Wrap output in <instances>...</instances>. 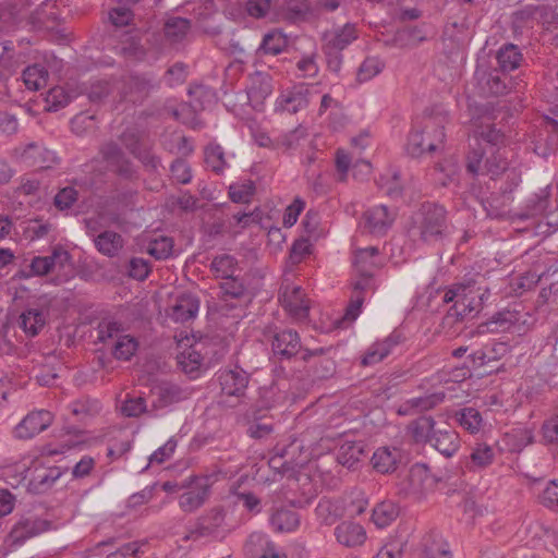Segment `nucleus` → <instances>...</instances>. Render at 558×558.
<instances>
[{"label": "nucleus", "mask_w": 558, "mask_h": 558, "mask_svg": "<svg viewBox=\"0 0 558 558\" xmlns=\"http://www.w3.org/2000/svg\"><path fill=\"white\" fill-rule=\"evenodd\" d=\"M409 433L416 444L429 445L446 458L460 448L459 434L449 425L438 426L432 416L423 415L411 422Z\"/></svg>", "instance_id": "1"}, {"label": "nucleus", "mask_w": 558, "mask_h": 558, "mask_svg": "<svg viewBox=\"0 0 558 558\" xmlns=\"http://www.w3.org/2000/svg\"><path fill=\"white\" fill-rule=\"evenodd\" d=\"M411 233L426 244L442 242L450 234L447 210L435 203H424L412 216Z\"/></svg>", "instance_id": "2"}, {"label": "nucleus", "mask_w": 558, "mask_h": 558, "mask_svg": "<svg viewBox=\"0 0 558 558\" xmlns=\"http://www.w3.org/2000/svg\"><path fill=\"white\" fill-rule=\"evenodd\" d=\"M269 333L272 356L279 362L291 361L298 354H301V359L307 362L311 357L323 355L327 351L325 348L303 349L300 335L294 329L276 328Z\"/></svg>", "instance_id": "3"}, {"label": "nucleus", "mask_w": 558, "mask_h": 558, "mask_svg": "<svg viewBox=\"0 0 558 558\" xmlns=\"http://www.w3.org/2000/svg\"><path fill=\"white\" fill-rule=\"evenodd\" d=\"M475 280L470 279L464 282H459L449 288L442 298V302L448 304L454 301V304L448 310L445 316L447 324H453L460 322L469 313L476 311L478 306L484 302L485 293L480 295V301L474 302L470 294L473 292Z\"/></svg>", "instance_id": "4"}, {"label": "nucleus", "mask_w": 558, "mask_h": 558, "mask_svg": "<svg viewBox=\"0 0 558 558\" xmlns=\"http://www.w3.org/2000/svg\"><path fill=\"white\" fill-rule=\"evenodd\" d=\"M470 123L475 136L485 143L499 147L505 144L506 135L495 128V110L489 104L470 106Z\"/></svg>", "instance_id": "5"}, {"label": "nucleus", "mask_w": 558, "mask_h": 558, "mask_svg": "<svg viewBox=\"0 0 558 558\" xmlns=\"http://www.w3.org/2000/svg\"><path fill=\"white\" fill-rule=\"evenodd\" d=\"M445 140V131L435 120L428 119L420 130H413L408 137L407 151L412 157L435 151Z\"/></svg>", "instance_id": "6"}, {"label": "nucleus", "mask_w": 558, "mask_h": 558, "mask_svg": "<svg viewBox=\"0 0 558 558\" xmlns=\"http://www.w3.org/2000/svg\"><path fill=\"white\" fill-rule=\"evenodd\" d=\"M437 480L429 472L426 464L416 463L411 466L408 474L397 484V494L402 498H418L423 494L434 489Z\"/></svg>", "instance_id": "7"}, {"label": "nucleus", "mask_w": 558, "mask_h": 558, "mask_svg": "<svg viewBox=\"0 0 558 558\" xmlns=\"http://www.w3.org/2000/svg\"><path fill=\"white\" fill-rule=\"evenodd\" d=\"M160 85V80L153 72L134 73L124 80L121 95L126 101L143 104L148 97L159 90Z\"/></svg>", "instance_id": "8"}, {"label": "nucleus", "mask_w": 558, "mask_h": 558, "mask_svg": "<svg viewBox=\"0 0 558 558\" xmlns=\"http://www.w3.org/2000/svg\"><path fill=\"white\" fill-rule=\"evenodd\" d=\"M180 488L185 489L179 497V507L183 512L191 513L199 509L210 495V483L208 476H189L181 484Z\"/></svg>", "instance_id": "9"}, {"label": "nucleus", "mask_w": 558, "mask_h": 558, "mask_svg": "<svg viewBox=\"0 0 558 558\" xmlns=\"http://www.w3.org/2000/svg\"><path fill=\"white\" fill-rule=\"evenodd\" d=\"M225 512L221 509H211L199 517L193 529L184 536L185 541L201 538H222L227 533L225 527Z\"/></svg>", "instance_id": "10"}, {"label": "nucleus", "mask_w": 558, "mask_h": 558, "mask_svg": "<svg viewBox=\"0 0 558 558\" xmlns=\"http://www.w3.org/2000/svg\"><path fill=\"white\" fill-rule=\"evenodd\" d=\"M218 381L222 393L231 397H243L250 383V374L235 365L218 372Z\"/></svg>", "instance_id": "11"}, {"label": "nucleus", "mask_w": 558, "mask_h": 558, "mask_svg": "<svg viewBox=\"0 0 558 558\" xmlns=\"http://www.w3.org/2000/svg\"><path fill=\"white\" fill-rule=\"evenodd\" d=\"M52 423V414L40 410L28 413L14 428V436L19 439H31L47 429Z\"/></svg>", "instance_id": "12"}, {"label": "nucleus", "mask_w": 558, "mask_h": 558, "mask_svg": "<svg viewBox=\"0 0 558 558\" xmlns=\"http://www.w3.org/2000/svg\"><path fill=\"white\" fill-rule=\"evenodd\" d=\"M302 445L298 440H293L287 446H277L275 456L270 459L274 468H280L283 471L302 466L307 461V456L302 457Z\"/></svg>", "instance_id": "13"}, {"label": "nucleus", "mask_w": 558, "mask_h": 558, "mask_svg": "<svg viewBox=\"0 0 558 558\" xmlns=\"http://www.w3.org/2000/svg\"><path fill=\"white\" fill-rule=\"evenodd\" d=\"M48 529V522L36 517L20 519L9 534L12 546H20L26 539L40 534Z\"/></svg>", "instance_id": "14"}, {"label": "nucleus", "mask_w": 558, "mask_h": 558, "mask_svg": "<svg viewBox=\"0 0 558 558\" xmlns=\"http://www.w3.org/2000/svg\"><path fill=\"white\" fill-rule=\"evenodd\" d=\"M280 301L282 307L294 318L303 319L308 315L310 306L300 287H286Z\"/></svg>", "instance_id": "15"}, {"label": "nucleus", "mask_w": 558, "mask_h": 558, "mask_svg": "<svg viewBox=\"0 0 558 558\" xmlns=\"http://www.w3.org/2000/svg\"><path fill=\"white\" fill-rule=\"evenodd\" d=\"M363 217L365 228L372 234L383 235L392 226L396 215L387 206L378 205L366 210Z\"/></svg>", "instance_id": "16"}, {"label": "nucleus", "mask_w": 558, "mask_h": 558, "mask_svg": "<svg viewBox=\"0 0 558 558\" xmlns=\"http://www.w3.org/2000/svg\"><path fill=\"white\" fill-rule=\"evenodd\" d=\"M512 177L510 178V174H508L509 182L506 183L505 186H502L501 190V205L499 204L500 201L498 197H494L492 202H489V206L486 208L487 216L493 219L502 220L509 217V210L508 205L513 201L512 192L513 190L519 185L520 178L514 173L511 172Z\"/></svg>", "instance_id": "17"}, {"label": "nucleus", "mask_w": 558, "mask_h": 558, "mask_svg": "<svg viewBox=\"0 0 558 558\" xmlns=\"http://www.w3.org/2000/svg\"><path fill=\"white\" fill-rule=\"evenodd\" d=\"M333 534L337 542L347 548L362 546L367 537L365 529L353 521H342L335 527Z\"/></svg>", "instance_id": "18"}, {"label": "nucleus", "mask_w": 558, "mask_h": 558, "mask_svg": "<svg viewBox=\"0 0 558 558\" xmlns=\"http://www.w3.org/2000/svg\"><path fill=\"white\" fill-rule=\"evenodd\" d=\"M509 352L506 342L487 343L469 355L473 368H481L501 360Z\"/></svg>", "instance_id": "19"}, {"label": "nucleus", "mask_w": 558, "mask_h": 558, "mask_svg": "<svg viewBox=\"0 0 558 558\" xmlns=\"http://www.w3.org/2000/svg\"><path fill=\"white\" fill-rule=\"evenodd\" d=\"M70 254L62 247H54L48 256H35L29 265L34 276H46L56 266L63 268L70 260Z\"/></svg>", "instance_id": "20"}, {"label": "nucleus", "mask_w": 558, "mask_h": 558, "mask_svg": "<svg viewBox=\"0 0 558 558\" xmlns=\"http://www.w3.org/2000/svg\"><path fill=\"white\" fill-rule=\"evenodd\" d=\"M270 0H243L236 2L227 10V14L233 20H240L245 15L254 19H264L270 11Z\"/></svg>", "instance_id": "21"}, {"label": "nucleus", "mask_w": 558, "mask_h": 558, "mask_svg": "<svg viewBox=\"0 0 558 558\" xmlns=\"http://www.w3.org/2000/svg\"><path fill=\"white\" fill-rule=\"evenodd\" d=\"M310 89L306 85H296L277 99V107L289 113H296L308 106Z\"/></svg>", "instance_id": "22"}, {"label": "nucleus", "mask_w": 558, "mask_h": 558, "mask_svg": "<svg viewBox=\"0 0 558 558\" xmlns=\"http://www.w3.org/2000/svg\"><path fill=\"white\" fill-rule=\"evenodd\" d=\"M420 546L424 558H452L449 544L436 530L426 533L422 537Z\"/></svg>", "instance_id": "23"}, {"label": "nucleus", "mask_w": 558, "mask_h": 558, "mask_svg": "<svg viewBox=\"0 0 558 558\" xmlns=\"http://www.w3.org/2000/svg\"><path fill=\"white\" fill-rule=\"evenodd\" d=\"M401 340V335L393 331L383 341L375 342L364 354L362 365L368 366L379 363L392 352V349L397 347Z\"/></svg>", "instance_id": "24"}, {"label": "nucleus", "mask_w": 558, "mask_h": 558, "mask_svg": "<svg viewBox=\"0 0 558 558\" xmlns=\"http://www.w3.org/2000/svg\"><path fill=\"white\" fill-rule=\"evenodd\" d=\"M269 523L277 533H291L299 529L301 518L295 510L289 507H279L272 510Z\"/></svg>", "instance_id": "25"}, {"label": "nucleus", "mask_w": 558, "mask_h": 558, "mask_svg": "<svg viewBox=\"0 0 558 558\" xmlns=\"http://www.w3.org/2000/svg\"><path fill=\"white\" fill-rule=\"evenodd\" d=\"M272 84L268 73L256 71L250 76L247 98L254 107L263 105L264 100L271 95Z\"/></svg>", "instance_id": "26"}, {"label": "nucleus", "mask_w": 558, "mask_h": 558, "mask_svg": "<svg viewBox=\"0 0 558 558\" xmlns=\"http://www.w3.org/2000/svg\"><path fill=\"white\" fill-rule=\"evenodd\" d=\"M551 185L547 184L534 192L525 202L524 211L518 215L521 220L542 215L550 205Z\"/></svg>", "instance_id": "27"}, {"label": "nucleus", "mask_w": 558, "mask_h": 558, "mask_svg": "<svg viewBox=\"0 0 558 558\" xmlns=\"http://www.w3.org/2000/svg\"><path fill=\"white\" fill-rule=\"evenodd\" d=\"M246 554L260 558H287V556L277 548L265 535L255 533L250 535L245 543Z\"/></svg>", "instance_id": "28"}, {"label": "nucleus", "mask_w": 558, "mask_h": 558, "mask_svg": "<svg viewBox=\"0 0 558 558\" xmlns=\"http://www.w3.org/2000/svg\"><path fill=\"white\" fill-rule=\"evenodd\" d=\"M475 77L483 96H500L507 90V84L498 70L476 71Z\"/></svg>", "instance_id": "29"}, {"label": "nucleus", "mask_w": 558, "mask_h": 558, "mask_svg": "<svg viewBox=\"0 0 558 558\" xmlns=\"http://www.w3.org/2000/svg\"><path fill=\"white\" fill-rule=\"evenodd\" d=\"M495 458L496 452L492 446L485 442H475L466 458L465 468L474 472L481 471L492 465Z\"/></svg>", "instance_id": "30"}, {"label": "nucleus", "mask_w": 558, "mask_h": 558, "mask_svg": "<svg viewBox=\"0 0 558 558\" xmlns=\"http://www.w3.org/2000/svg\"><path fill=\"white\" fill-rule=\"evenodd\" d=\"M401 458L402 453L399 448L381 447L373 453L372 464L379 473H391L397 470L398 464L401 462Z\"/></svg>", "instance_id": "31"}, {"label": "nucleus", "mask_w": 558, "mask_h": 558, "mask_svg": "<svg viewBox=\"0 0 558 558\" xmlns=\"http://www.w3.org/2000/svg\"><path fill=\"white\" fill-rule=\"evenodd\" d=\"M23 159L38 169H50L58 163V157L53 150L37 144H31L25 148Z\"/></svg>", "instance_id": "32"}, {"label": "nucleus", "mask_w": 558, "mask_h": 558, "mask_svg": "<svg viewBox=\"0 0 558 558\" xmlns=\"http://www.w3.org/2000/svg\"><path fill=\"white\" fill-rule=\"evenodd\" d=\"M288 47V38L280 29H271L263 36L255 53L257 57L277 56Z\"/></svg>", "instance_id": "33"}, {"label": "nucleus", "mask_w": 558, "mask_h": 558, "mask_svg": "<svg viewBox=\"0 0 558 558\" xmlns=\"http://www.w3.org/2000/svg\"><path fill=\"white\" fill-rule=\"evenodd\" d=\"M315 513L322 524L332 525L343 517L344 510L339 500L322 498L315 508Z\"/></svg>", "instance_id": "34"}, {"label": "nucleus", "mask_w": 558, "mask_h": 558, "mask_svg": "<svg viewBox=\"0 0 558 558\" xmlns=\"http://www.w3.org/2000/svg\"><path fill=\"white\" fill-rule=\"evenodd\" d=\"M357 38L356 28L353 24L335 29L326 35L325 48L342 51Z\"/></svg>", "instance_id": "35"}, {"label": "nucleus", "mask_w": 558, "mask_h": 558, "mask_svg": "<svg viewBox=\"0 0 558 558\" xmlns=\"http://www.w3.org/2000/svg\"><path fill=\"white\" fill-rule=\"evenodd\" d=\"M543 4H527L512 13V25L514 31L533 28L539 24Z\"/></svg>", "instance_id": "36"}, {"label": "nucleus", "mask_w": 558, "mask_h": 558, "mask_svg": "<svg viewBox=\"0 0 558 558\" xmlns=\"http://www.w3.org/2000/svg\"><path fill=\"white\" fill-rule=\"evenodd\" d=\"M199 308V301L192 294L179 296L172 306L171 317L175 322L184 323L196 316Z\"/></svg>", "instance_id": "37"}, {"label": "nucleus", "mask_w": 558, "mask_h": 558, "mask_svg": "<svg viewBox=\"0 0 558 558\" xmlns=\"http://www.w3.org/2000/svg\"><path fill=\"white\" fill-rule=\"evenodd\" d=\"M94 243L98 252L108 257L117 256L124 246L121 234L109 230L99 233Z\"/></svg>", "instance_id": "38"}, {"label": "nucleus", "mask_w": 558, "mask_h": 558, "mask_svg": "<svg viewBox=\"0 0 558 558\" xmlns=\"http://www.w3.org/2000/svg\"><path fill=\"white\" fill-rule=\"evenodd\" d=\"M100 153L102 158L111 166L117 167V170L122 175L131 174V162L125 158L120 146L114 142H108L102 145Z\"/></svg>", "instance_id": "39"}, {"label": "nucleus", "mask_w": 558, "mask_h": 558, "mask_svg": "<svg viewBox=\"0 0 558 558\" xmlns=\"http://www.w3.org/2000/svg\"><path fill=\"white\" fill-rule=\"evenodd\" d=\"M204 161L206 167L216 174H222L228 167L225 149L221 145L215 142L205 146Z\"/></svg>", "instance_id": "40"}, {"label": "nucleus", "mask_w": 558, "mask_h": 558, "mask_svg": "<svg viewBox=\"0 0 558 558\" xmlns=\"http://www.w3.org/2000/svg\"><path fill=\"white\" fill-rule=\"evenodd\" d=\"M154 395V408L162 409L173 403L180 402L185 398L184 391L177 385L165 384L156 388Z\"/></svg>", "instance_id": "41"}, {"label": "nucleus", "mask_w": 558, "mask_h": 558, "mask_svg": "<svg viewBox=\"0 0 558 558\" xmlns=\"http://www.w3.org/2000/svg\"><path fill=\"white\" fill-rule=\"evenodd\" d=\"M45 324L46 319L44 313L39 308L26 310L21 314L19 322L20 327L29 337L37 336Z\"/></svg>", "instance_id": "42"}, {"label": "nucleus", "mask_w": 558, "mask_h": 558, "mask_svg": "<svg viewBox=\"0 0 558 558\" xmlns=\"http://www.w3.org/2000/svg\"><path fill=\"white\" fill-rule=\"evenodd\" d=\"M520 319L519 313L515 311H501L496 313L487 323L480 326V328L486 327V331L489 332H504L509 330Z\"/></svg>", "instance_id": "43"}, {"label": "nucleus", "mask_w": 558, "mask_h": 558, "mask_svg": "<svg viewBox=\"0 0 558 558\" xmlns=\"http://www.w3.org/2000/svg\"><path fill=\"white\" fill-rule=\"evenodd\" d=\"M49 73L47 69L38 63L28 65L22 73V78L29 90H39L46 87L48 82Z\"/></svg>", "instance_id": "44"}, {"label": "nucleus", "mask_w": 558, "mask_h": 558, "mask_svg": "<svg viewBox=\"0 0 558 558\" xmlns=\"http://www.w3.org/2000/svg\"><path fill=\"white\" fill-rule=\"evenodd\" d=\"M399 515V508L392 501H383L373 509L372 521L379 529L390 525Z\"/></svg>", "instance_id": "45"}, {"label": "nucleus", "mask_w": 558, "mask_h": 558, "mask_svg": "<svg viewBox=\"0 0 558 558\" xmlns=\"http://www.w3.org/2000/svg\"><path fill=\"white\" fill-rule=\"evenodd\" d=\"M496 59L502 72H511L519 68L522 53L515 45L507 44L498 50Z\"/></svg>", "instance_id": "46"}, {"label": "nucleus", "mask_w": 558, "mask_h": 558, "mask_svg": "<svg viewBox=\"0 0 558 558\" xmlns=\"http://www.w3.org/2000/svg\"><path fill=\"white\" fill-rule=\"evenodd\" d=\"M191 28V22L184 17H170L163 26L166 38L171 44L182 41Z\"/></svg>", "instance_id": "47"}, {"label": "nucleus", "mask_w": 558, "mask_h": 558, "mask_svg": "<svg viewBox=\"0 0 558 558\" xmlns=\"http://www.w3.org/2000/svg\"><path fill=\"white\" fill-rule=\"evenodd\" d=\"M454 416L460 426L470 434H476L482 428L483 418L480 411L475 408H463L457 411Z\"/></svg>", "instance_id": "48"}, {"label": "nucleus", "mask_w": 558, "mask_h": 558, "mask_svg": "<svg viewBox=\"0 0 558 558\" xmlns=\"http://www.w3.org/2000/svg\"><path fill=\"white\" fill-rule=\"evenodd\" d=\"M210 269L216 278L225 280L234 276L238 269V260L232 255L222 254L211 260Z\"/></svg>", "instance_id": "49"}, {"label": "nucleus", "mask_w": 558, "mask_h": 558, "mask_svg": "<svg viewBox=\"0 0 558 558\" xmlns=\"http://www.w3.org/2000/svg\"><path fill=\"white\" fill-rule=\"evenodd\" d=\"M256 192V185L252 180H245L240 183H232L229 186V198L236 204H250Z\"/></svg>", "instance_id": "50"}, {"label": "nucleus", "mask_w": 558, "mask_h": 558, "mask_svg": "<svg viewBox=\"0 0 558 558\" xmlns=\"http://www.w3.org/2000/svg\"><path fill=\"white\" fill-rule=\"evenodd\" d=\"M379 251L376 246H368L357 250L354 256V266L359 274L372 272L378 266L375 262Z\"/></svg>", "instance_id": "51"}, {"label": "nucleus", "mask_w": 558, "mask_h": 558, "mask_svg": "<svg viewBox=\"0 0 558 558\" xmlns=\"http://www.w3.org/2000/svg\"><path fill=\"white\" fill-rule=\"evenodd\" d=\"M425 40L426 34L420 26L400 29L393 37V41L398 47H416Z\"/></svg>", "instance_id": "52"}, {"label": "nucleus", "mask_w": 558, "mask_h": 558, "mask_svg": "<svg viewBox=\"0 0 558 558\" xmlns=\"http://www.w3.org/2000/svg\"><path fill=\"white\" fill-rule=\"evenodd\" d=\"M364 450L363 447L357 442H344L337 454V461L348 468H354L357 462L361 460Z\"/></svg>", "instance_id": "53"}, {"label": "nucleus", "mask_w": 558, "mask_h": 558, "mask_svg": "<svg viewBox=\"0 0 558 558\" xmlns=\"http://www.w3.org/2000/svg\"><path fill=\"white\" fill-rule=\"evenodd\" d=\"M223 301L242 300L248 298L244 283L235 276L222 280L220 283Z\"/></svg>", "instance_id": "54"}, {"label": "nucleus", "mask_w": 558, "mask_h": 558, "mask_svg": "<svg viewBox=\"0 0 558 558\" xmlns=\"http://www.w3.org/2000/svg\"><path fill=\"white\" fill-rule=\"evenodd\" d=\"M138 342L134 337L122 335L112 344V354L118 360L129 361L136 352Z\"/></svg>", "instance_id": "55"}, {"label": "nucleus", "mask_w": 558, "mask_h": 558, "mask_svg": "<svg viewBox=\"0 0 558 558\" xmlns=\"http://www.w3.org/2000/svg\"><path fill=\"white\" fill-rule=\"evenodd\" d=\"M122 325L116 320L102 319L97 327V340L101 343L114 342L122 336Z\"/></svg>", "instance_id": "56"}, {"label": "nucleus", "mask_w": 558, "mask_h": 558, "mask_svg": "<svg viewBox=\"0 0 558 558\" xmlns=\"http://www.w3.org/2000/svg\"><path fill=\"white\" fill-rule=\"evenodd\" d=\"M173 241L168 236H160L149 242L147 253L158 260L167 259L172 255Z\"/></svg>", "instance_id": "57"}, {"label": "nucleus", "mask_w": 558, "mask_h": 558, "mask_svg": "<svg viewBox=\"0 0 558 558\" xmlns=\"http://www.w3.org/2000/svg\"><path fill=\"white\" fill-rule=\"evenodd\" d=\"M445 399L444 392H434L421 397L411 398L408 404L412 410L417 412L428 411L440 404Z\"/></svg>", "instance_id": "58"}, {"label": "nucleus", "mask_w": 558, "mask_h": 558, "mask_svg": "<svg viewBox=\"0 0 558 558\" xmlns=\"http://www.w3.org/2000/svg\"><path fill=\"white\" fill-rule=\"evenodd\" d=\"M384 69L383 62L376 57L366 58L357 69L356 77L360 83L367 82Z\"/></svg>", "instance_id": "59"}, {"label": "nucleus", "mask_w": 558, "mask_h": 558, "mask_svg": "<svg viewBox=\"0 0 558 558\" xmlns=\"http://www.w3.org/2000/svg\"><path fill=\"white\" fill-rule=\"evenodd\" d=\"M69 408L75 416H92L100 412L101 405L98 400L88 398L78 399L70 403Z\"/></svg>", "instance_id": "60"}, {"label": "nucleus", "mask_w": 558, "mask_h": 558, "mask_svg": "<svg viewBox=\"0 0 558 558\" xmlns=\"http://www.w3.org/2000/svg\"><path fill=\"white\" fill-rule=\"evenodd\" d=\"M23 62L22 54L15 53L12 48V50L3 57L0 64V78H8L13 75Z\"/></svg>", "instance_id": "61"}, {"label": "nucleus", "mask_w": 558, "mask_h": 558, "mask_svg": "<svg viewBox=\"0 0 558 558\" xmlns=\"http://www.w3.org/2000/svg\"><path fill=\"white\" fill-rule=\"evenodd\" d=\"M170 172L178 183L187 184L192 180V169L184 159L177 158L173 160Z\"/></svg>", "instance_id": "62"}, {"label": "nucleus", "mask_w": 558, "mask_h": 558, "mask_svg": "<svg viewBox=\"0 0 558 558\" xmlns=\"http://www.w3.org/2000/svg\"><path fill=\"white\" fill-rule=\"evenodd\" d=\"M186 75V65L182 62H177L166 71L163 78L169 87H174L184 83Z\"/></svg>", "instance_id": "63"}, {"label": "nucleus", "mask_w": 558, "mask_h": 558, "mask_svg": "<svg viewBox=\"0 0 558 558\" xmlns=\"http://www.w3.org/2000/svg\"><path fill=\"white\" fill-rule=\"evenodd\" d=\"M150 272L149 263L141 257H133L129 262L128 275L138 281L145 280Z\"/></svg>", "instance_id": "64"}]
</instances>
